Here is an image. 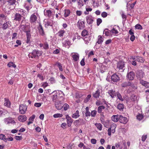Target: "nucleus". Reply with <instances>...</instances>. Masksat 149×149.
Listing matches in <instances>:
<instances>
[{"label":"nucleus","instance_id":"f257e3e1","mask_svg":"<svg viewBox=\"0 0 149 149\" xmlns=\"http://www.w3.org/2000/svg\"><path fill=\"white\" fill-rule=\"evenodd\" d=\"M52 101L54 102L61 100H63L64 94L61 91H54L52 93Z\"/></svg>","mask_w":149,"mask_h":149},{"label":"nucleus","instance_id":"f03ea898","mask_svg":"<svg viewBox=\"0 0 149 149\" xmlns=\"http://www.w3.org/2000/svg\"><path fill=\"white\" fill-rule=\"evenodd\" d=\"M117 69L119 72H123L125 70V63L122 61H119L117 63Z\"/></svg>","mask_w":149,"mask_h":149},{"label":"nucleus","instance_id":"7ed1b4c3","mask_svg":"<svg viewBox=\"0 0 149 149\" xmlns=\"http://www.w3.org/2000/svg\"><path fill=\"white\" fill-rule=\"evenodd\" d=\"M44 14L46 16L52 18L54 15L55 12L54 10L45 9L44 10Z\"/></svg>","mask_w":149,"mask_h":149},{"label":"nucleus","instance_id":"20e7f679","mask_svg":"<svg viewBox=\"0 0 149 149\" xmlns=\"http://www.w3.org/2000/svg\"><path fill=\"white\" fill-rule=\"evenodd\" d=\"M37 13H34L30 16V22L32 24L35 25L36 22L37 21Z\"/></svg>","mask_w":149,"mask_h":149},{"label":"nucleus","instance_id":"39448f33","mask_svg":"<svg viewBox=\"0 0 149 149\" xmlns=\"http://www.w3.org/2000/svg\"><path fill=\"white\" fill-rule=\"evenodd\" d=\"M30 26L26 24L22 25L20 26V29L26 33L30 32Z\"/></svg>","mask_w":149,"mask_h":149},{"label":"nucleus","instance_id":"423d86ee","mask_svg":"<svg viewBox=\"0 0 149 149\" xmlns=\"http://www.w3.org/2000/svg\"><path fill=\"white\" fill-rule=\"evenodd\" d=\"M116 126V125L114 123H113L111 125L110 127L109 128L108 130V134L109 136H110L111 135V132L112 133H115Z\"/></svg>","mask_w":149,"mask_h":149},{"label":"nucleus","instance_id":"0eeeda50","mask_svg":"<svg viewBox=\"0 0 149 149\" xmlns=\"http://www.w3.org/2000/svg\"><path fill=\"white\" fill-rule=\"evenodd\" d=\"M41 53L40 51L35 50L33 51L30 54L31 57L32 58H36L40 56L41 55Z\"/></svg>","mask_w":149,"mask_h":149},{"label":"nucleus","instance_id":"6e6552de","mask_svg":"<svg viewBox=\"0 0 149 149\" xmlns=\"http://www.w3.org/2000/svg\"><path fill=\"white\" fill-rule=\"evenodd\" d=\"M27 107L26 105L25 104H21L19 105V111L22 114H24L26 111Z\"/></svg>","mask_w":149,"mask_h":149},{"label":"nucleus","instance_id":"1a4fd4ad","mask_svg":"<svg viewBox=\"0 0 149 149\" xmlns=\"http://www.w3.org/2000/svg\"><path fill=\"white\" fill-rule=\"evenodd\" d=\"M23 16V15H21L19 13H16L15 15L14 20L17 21L19 22L23 17L24 18Z\"/></svg>","mask_w":149,"mask_h":149},{"label":"nucleus","instance_id":"9d476101","mask_svg":"<svg viewBox=\"0 0 149 149\" xmlns=\"http://www.w3.org/2000/svg\"><path fill=\"white\" fill-rule=\"evenodd\" d=\"M4 120L5 123L6 124L10 123L14 124L15 123V121L11 117L5 118Z\"/></svg>","mask_w":149,"mask_h":149},{"label":"nucleus","instance_id":"9b49d317","mask_svg":"<svg viewBox=\"0 0 149 149\" xmlns=\"http://www.w3.org/2000/svg\"><path fill=\"white\" fill-rule=\"evenodd\" d=\"M63 100L57 101L55 102V105L56 107L58 110H60L63 107L62 103H63Z\"/></svg>","mask_w":149,"mask_h":149},{"label":"nucleus","instance_id":"f8f14e48","mask_svg":"<svg viewBox=\"0 0 149 149\" xmlns=\"http://www.w3.org/2000/svg\"><path fill=\"white\" fill-rule=\"evenodd\" d=\"M77 25L79 29H82L85 27L84 22L80 20H79L77 22Z\"/></svg>","mask_w":149,"mask_h":149},{"label":"nucleus","instance_id":"ddd939ff","mask_svg":"<svg viewBox=\"0 0 149 149\" xmlns=\"http://www.w3.org/2000/svg\"><path fill=\"white\" fill-rule=\"evenodd\" d=\"M38 29L39 34L42 36H44L45 35V32L43 28L40 23L39 24V26L38 27Z\"/></svg>","mask_w":149,"mask_h":149},{"label":"nucleus","instance_id":"4468645a","mask_svg":"<svg viewBox=\"0 0 149 149\" xmlns=\"http://www.w3.org/2000/svg\"><path fill=\"white\" fill-rule=\"evenodd\" d=\"M65 117L67 119V122L68 126L69 127H70L71 126L73 122V120L68 115H66Z\"/></svg>","mask_w":149,"mask_h":149},{"label":"nucleus","instance_id":"2eb2a0df","mask_svg":"<svg viewBox=\"0 0 149 149\" xmlns=\"http://www.w3.org/2000/svg\"><path fill=\"white\" fill-rule=\"evenodd\" d=\"M125 146V143L123 142H118L115 144V146L117 149H122V148L124 147Z\"/></svg>","mask_w":149,"mask_h":149},{"label":"nucleus","instance_id":"dca6fc26","mask_svg":"<svg viewBox=\"0 0 149 149\" xmlns=\"http://www.w3.org/2000/svg\"><path fill=\"white\" fill-rule=\"evenodd\" d=\"M119 121L120 123L125 124L127 123L128 120L127 118L120 115Z\"/></svg>","mask_w":149,"mask_h":149},{"label":"nucleus","instance_id":"f3484780","mask_svg":"<svg viewBox=\"0 0 149 149\" xmlns=\"http://www.w3.org/2000/svg\"><path fill=\"white\" fill-rule=\"evenodd\" d=\"M135 76L134 73L132 71L128 73L127 76L128 79L130 80H133Z\"/></svg>","mask_w":149,"mask_h":149},{"label":"nucleus","instance_id":"a211bd4d","mask_svg":"<svg viewBox=\"0 0 149 149\" xmlns=\"http://www.w3.org/2000/svg\"><path fill=\"white\" fill-rule=\"evenodd\" d=\"M111 80L114 82H117L120 80L118 76L116 74H114L111 77Z\"/></svg>","mask_w":149,"mask_h":149},{"label":"nucleus","instance_id":"6ab92c4d","mask_svg":"<svg viewBox=\"0 0 149 149\" xmlns=\"http://www.w3.org/2000/svg\"><path fill=\"white\" fill-rule=\"evenodd\" d=\"M24 7L28 13L29 10L32 8V6L31 3L25 2Z\"/></svg>","mask_w":149,"mask_h":149},{"label":"nucleus","instance_id":"aec40b11","mask_svg":"<svg viewBox=\"0 0 149 149\" xmlns=\"http://www.w3.org/2000/svg\"><path fill=\"white\" fill-rule=\"evenodd\" d=\"M86 20L87 23L90 24L93 23L94 20V18L91 15H88L86 17Z\"/></svg>","mask_w":149,"mask_h":149},{"label":"nucleus","instance_id":"412c9836","mask_svg":"<svg viewBox=\"0 0 149 149\" xmlns=\"http://www.w3.org/2000/svg\"><path fill=\"white\" fill-rule=\"evenodd\" d=\"M11 22H6L3 24L2 26L3 28L5 30L7 29L9 27L11 26Z\"/></svg>","mask_w":149,"mask_h":149},{"label":"nucleus","instance_id":"4be33fe9","mask_svg":"<svg viewBox=\"0 0 149 149\" xmlns=\"http://www.w3.org/2000/svg\"><path fill=\"white\" fill-rule=\"evenodd\" d=\"M108 93L112 98L115 97L116 96V93L115 91L113 90H109Z\"/></svg>","mask_w":149,"mask_h":149},{"label":"nucleus","instance_id":"5701e85b","mask_svg":"<svg viewBox=\"0 0 149 149\" xmlns=\"http://www.w3.org/2000/svg\"><path fill=\"white\" fill-rule=\"evenodd\" d=\"M100 90L99 89L93 93V96L95 98H98L100 95Z\"/></svg>","mask_w":149,"mask_h":149},{"label":"nucleus","instance_id":"b1692460","mask_svg":"<svg viewBox=\"0 0 149 149\" xmlns=\"http://www.w3.org/2000/svg\"><path fill=\"white\" fill-rule=\"evenodd\" d=\"M120 115H113L111 118L112 120L115 122H117L119 120Z\"/></svg>","mask_w":149,"mask_h":149},{"label":"nucleus","instance_id":"393cba45","mask_svg":"<svg viewBox=\"0 0 149 149\" xmlns=\"http://www.w3.org/2000/svg\"><path fill=\"white\" fill-rule=\"evenodd\" d=\"M45 23V27H47L49 26H52L53 24V22L52 20H46V21L44 20Z\"/></svg>","mask_w":149,"mask_h":149},{"label":"nucleus","instance_id":"a878e982","mask_svg":"<svg viewBox=\"0 0 149 149\" xmlns=\"http://www.w3.org/2000/svg\"><path fill=\"white\" fill-rule=\"evenodd\" d=\"M27 119V117L25 115H20L18 116V120L22 122H24Z\"/></svg>","mask_w":149,"mask_h":149},{"label":"nucleus","instance_id":"bb28decb","mask_svg":"<svg viewBox=\"0 0 149 149\" xmlns=\"http://www.w3.org/2000/svg\"><path fill=\"white\" fill-rule=\"evenodd\" d=\"M106 63H104L103 64H102L100 68V71L102 73L104 72L105 71L107 70V67L106 66Z\"/></svg>","mask_w":149,"mask_h":149},{"label":"nucleus","instance_id":"cd10ccee","mask_svg":"<svg viewBox=\"0 0 149 149\" xmlns=\"http://www.w3.org/2000/svg\"><path fill=\"white\" fill-rule=\"evenodd\" d=\"M132 85L131 83L127 81L123 82L121 84V86L123 87H126L128 86H131Z\"/></svg>","mask_w":149,"mask_h":149},{"label":"nucleus","instance_id":"c85d7f7f","mask_svg":"<svg viewBox=\"0 0 149 149\" xmlns=\"http://www.w3.org/2000/svg\"><path fill=\"white\" fill-rule=\"evenodd\" d=\"M70 44V42L68 40H66L62 43L63 46L69 48Z\"/></svg>","mask_w":149,"mask_h":149},{"label":"nucleus","instance_id":"c756f323","mask_svg":"<svg viewBox=\"0 0 149 149\" xmlns=\"http://www.w3.org/2000/svg\"><path fill=\"white\" fill-rule=\"evenodd\" d=\"M16 11L21 13H22V15H23V16H25L27 15V14L25 13L26 12V11L23 9L17 8L16 9Z\"/></svg>","mask_w":149,"mask_h":149},{"label":"nucleus","instance_id":"7c9ffc66","mask_svg":"<svg viewBox=\"0 0 149 149\" xmlns=\"http://www.w3.org/2000/svg\"><path fill=\"white\" fill-rule=\"evenodd\" d=\"M72 56L73 60L75 61H78L79 59V56L78 54H75L73 55Z\"/></svg>","mask_w":149,"mask_h":149},{"label":"nucleus","instance_id":"2f4dec72","mask_svg":"<svg viewBox=\"0 0 149 149\" xmlns=\"http://www.w3.org/2000/svg\"><path fill=\"white\" fill-rule=\"evenodd\" d=\"M135 61H138L139 62L143 63L144 61V59L141 57L137 56L136 57V59H135Z\"/></svg>","mask_w":149,"mask_h":149},{"label":"nucleus","instance_id":"473e14b6","mask_svg":"<svg viewBox=\"0 0 149 149\" xmlns=\"http://www.w3.org/2000/svg\"><path fill=\"white\" fill-rule=\"evenodd\" d=\"M130 98L131 100L133 102H137L138 100L137 96L134 95H132Z\"/></svg>","mask_w":149,"mask_h":149},{"label":"nucleus","instance_id":"72a5a7b5","mask_svg":"<svg viewBox=\"0 0 149 149\" xmlns=\"http://www.w3.org/2000/svg\"><path fill=\"white\" fill-rule=\"evenodd\" d=\"M5 102L4 105L8 107H10V102L9 100L6 98L5 99Z\"/></svg>","mask_w":149,"mask_h":149},{"label":"nucleus","instance_id":"f704fd0d","mask_svg":"<svg viewBox=\"0 0 149 149\" xmlns=\"http://www.w3.org/2000/svg\"><path fill=\"white\" fill-rule=\"evenodd\" d=\"M98 41H97V43L98 44H102L104 40V39L102 37L99 35L98 36Z\"/></svg>","mask_w":149,"mask_h":149},{"label":"nucleus","instance_id":"c9c22d12","mask_svg":"<svg viewBox=\"0 0 149 149\" xmlns=\"http://www.w3.org/2000/svg\"><path fill=\"white\" fill-rule=\"evenodd\" d=\"M65 32V31L61 30H60L58 33V36L60 37H63L64 36V35Z\"/></svg>","mask_w":149,"mask_h":149},{"label":"nucleus","instance_id":"e433bc0d","mask_svg":"<svg viewBox=\"0 0 149 149\" xmlns=\"http://www.w3.org/2000/svg\"><path fill=\"white\" fill-rule=\"evenodd\" d=\"M79 112L78 110H77L75 113L72 114V117L73 118H76L79 117Z\"/></svg>","mask_w":149,"mask_h":149},{"label":"nucleus","instance_id":"4c0bfd02","mask_svg":"<svg viewBox=\"0 0 149 149\" xmlns=\"http://www.w3.org/2000/svg\"><path fill=\"white\" fill-rule=\"evenodd\" d=\"M7 1L9 5H13L15 4L16 0H7Z\"/></svg>","mask_w":149,"mask_h":149},{"label":"nucleus","instance_id":"58836bf2","mask_svg":"<svg viewBox=\"0 0 149 149\" xmlns=\"http://www.w3.org/2000/svg\"><path fill=\"white\" fill-rule=\"evenodd\" d=\"M26 43H30L31 39V35L29 33H26Z\"/></svg>","mask_w":149,"mask_h":149},{"label":"nucleus","instance_id":"ea45409f","mask_svg":"<svg viewBox=\"0 0 149 149\" xmlns=\"http://www.w3.org/2000/svg\"><path fill=\"white\" fill-rule=\"evenodd\" d=\"M95 125L99 130H102V126L101 123H96L95 124Z\"/></svg>","mask_w":149,"mask_h":149},{"label":"nucleus","instance_id":"a19ab883","mask_svg":"<svg viewBox=\"0 0 149 149\" xmlns=\"http://www.w3.org/2000/svg\"><path fill=\"white\" fill-rule=\"evenodd\" d=\"M117 108L120 111H123L124 108V105L123 104H118Z\"/></svg>","mask_w":149,"mask_h":149},{"label":"nucleus","instance_id":"79ce46f5","mask_svg":"<svg viewBox=\"0 0 149 149\" xmlns=\"http://www.w3.org/2000/svg\"><path fill=\"white\" fill-rule=\"evenodd\" d=\"M70 13V10L69 9L65 10L64 16L66 17H68Z\"/></svg>","mask_w":149,"mask_h":149},{"label":"nucleus","instance_id":"37998d69","mask_svg":"<svg viewBox=\"0 0 149 149\" xmlns=\"http://www.w3.org/2000/svg\"><path fill=\"white\" fill-rule=\"evenodd\" d=\"M105 109V107L103 106H100L98 107L97 112L99 113H100L102 111V109Z\"/></svg>","mask_w":149,"mask_h":149},{"label":"nucleus","instance_id":"c03bdc74","mask_svg":"<svg viewBox=\"0 0 149 149\" xmlns=\"http://www.w3.org/2000/svg\"><path fill=\"white\" fill-rule=\"evenodd\" d=\"M7 65L9 67H13V68H15L16 67V65L12 62H9L8 64Z\"/></svg>","mask_w":149,"mask_h":149},{"label":"nucleus","instance_id":"a18cd8bd","mask_svg":"<svg viewBox=\"0 0 149 149\" xmlns=\"http://www.w3.org/2000/svg\"><path fill=\"white\" fill-rule=\"evenodd\" d=\"M116 94L117 95L118 98L121 101H123V99L122 98L121 95L120 94L119 92H117L116 93Z\"/></svg>","mask_w":149,"mask_h":149},{"label":"nucleus","instance_id":"49530a36","mask_svg":"<svg viewBox=\"0 0 149 149\" xmlns=\"http://www.w3.org/2000/svg\"><path fill=\"white\" fill-rule=\"evenodd\" d=\"M88 34V32L85 29H84L82 31L81 35L83 36H85Z\"/></svg>","mask_w":149,"mask_h":149},{"label":"nucleus","instance_id":"de8ad7c7","mask_svg":"<svg viewBox=\"0 0 149 149\" xmlns=\"http://www.w3.org/2000/svg\"><path fill=\"white\" fill-rule=\"evenodd\" d=\"M56 65L57 66L60 71H63L61 63L58 62L56 63Z\"/></svg>","mask_w":149,"mask_h":149},{"label":"nucleus","instance_id":"09e8293b","mask_svg":"<svg viewBox=\"0 0 149 149\" xmlns=\"http://www.w3.org/2000/svg\"><path fill=\"white\" fill-rule=\"evenodd\" d=\"M62 108H63L64 109L65 111L67 110L69 108V105L66 103L64 104L63 105H62Z\"/></svg>","mask_w":149,"mask_h":149},{"label":"nucleus","instance_id":"8fccbe9b","mask_svg":"<svg viewBox=\"0 0 149 149\" xmlns=\"http://www.w3.org/2000/svg\"><path fill=\"white\" fill-rule=\"evenodd\" d=\"M91 97V95H88L87 97L84 100V102L85 103H86L87 102H88L89 101Z\"/></svg>","mask_w":149,"mask_h":149},{"label":"nucleus","instance_id":"3c124183","mask_svg":"<svg viewBox=\"0 0 149 149\" xmlns=\"http://www.w3.org/2000/svg\"><path fill=\"white\" fill-rule=\"evenodd\" d=\"M109 32L108 29H105L103 31V34H105L106 36H108L109 35Z\"/></svg>","mask_w":149,"mask_h":149},{"label":"nucleus","instance_id":"603ef678","mask_svg":"<svg viewBox=\"0 0 149 149\" xmlns=\"http://www.w3.org/2000/svg\"><path fill=\"white\" fill-rule=\"evenodd\" d=\"M5 17V16L4 14H0V24H1V22H2L3 18H4Z\"/></svg>","mask_w":149,"mask_h":149},{"label":"nucleus","instance_id":"864d4df0","mask_svg":"<svg viewBox=\"0 0 149 149\" xmlns=\"http://www.w3.org/2000/svg\"><path fill=\"white\" fill-rule=\"evenodd\" d=\"M63 116V115L60 113H56L53 115V117L55 118L58 117H61Z\"/></svg>","mask_w":149,"mask_h":149},{"label":"nucleus","instance_id":"5fc2aeb1","mask_svg":"<svg viewBox=\"0 0 149 149\" xmlns=\"http://www.w3.org/2000/svg\"><path fill=\"white\" fill-rule=\"evenodd\" d=\"M136 117L137 119H138L139 120H140L143 119V115L139 114L138 115H137Z\"/></svg>","mask_w":149,"mask_h":149},{"label":"nucleus","instance_id":"6e6d98bb","mask_svg":"<svg viewBox=\"0 0 149 149\" xmlns=\"http://www.w3.org/2000/svg\"><path fill=\"white\" fill-rule=\"evenodd\" d=\"M43 49H47L49 48V45L46 42L43 44Z\"/></svg>","mask_w":149,"mask_h":149},{"label":"nucleus","instance_id":"4d7b16f0","mask_svg":"<svg viewBox=\"0 0 149 149\" xmlns=\"http://www.w3.org/2000/svg\"><path fill=\"white\" fill-rule=\"evenodd\" d=\"M135 27L136 29L141 30L142 29V26L139 24L136 25L135 26Z\"/></svg>","mask_w":149,"mask_h":149},{"label":"nucleus","instance_id":"13d9d810","mask_svg":"<svg viewBox=\"0 0 149 149\" xmlns=\"http://www.w3.org/2000/svg\"><path fill=\"white\" fill-rule=\"evenodd\" d=\"M15 139L17 140H21L22 139V137L21 136H16L15 137Z\"/></svg>","mask_w":149,"mask_h":149},{"label":"nucleus","instance_id":"bf43d9fd","mask_svg":"<svg viewBox=\"0 0 149 149\" xmlns=\"http://www.w3.org/2000/svg\"><path fill=\"white\" fill-rule=\"evenodd\" d=\"M97 113V111L95 110H93L91 112V114L92 117H94L95 116Z\"/></svg>","mask_w":149,"mask_h":149},{"label":"nucleus","instance_id":"052dcab7","mask_svg":"<svg viewBox=\"0 0 149 149\" xmlns=\"http://www.w3.org/2000/svg\"><path fill=\"white\" fill-rule=\"evenodd\" d=\"M140 83L142 84L143 86H144L145 84H146V81H144L142 79H140Z\"/></svg>","mask_w":149,"mask_h":149},{"label":"nucleus","instance_id":"680f3d73","mask_svg":"<svg viewBox=\"0 0 149 149\" xmlns=\"http://www.w3.org/2000/svg\"><path fill=\"white\" fill-rule=\"evenodd\" d=\"M111 31L113 34H116L118 33L117 30L114 28L111 30Z\"/></svg>","mask_w":149,"mask_h":149},{"label":"nucleus","instance_id":"e2e57ef3","mask_svg":"<svg viewBox=\"0 0 149 149\" xmlns=\"http://www.w3.org/2000/svg\"><path fill=\"white\" fill-rule=\"evenodd\" d=\"M97 26H99L100 24L102 22V20L100 18H98L97 20Z\"/></svg>","mask_w":149,"mask_h":149},{"label":"nucleus","instance_id":"0e129e2a","mask_svg":"<svg viewBox=\"0 0 149 149\" xmlns=\"http://www.w3.org/2000/svg\"><path fill=\"white\" fill-rule=\"evenodd\" d=\"M107 13L106 12H104L101 14L102 16L104 18L106 17L107 16Z\"/></svg>","mask_w":149,"mask_h":149},{"label":"nucleus","instance_id":"69168bd1","mask_svg":"<svg viewBox=\"0 0 149 149\" xmlns=\"http://www.w3.org/2000/svg\"><path fill=\"white\" fill-rule=\"evenodd\" d=\"M0 139L1 140H4V139L6 140V136L5 135L3 134H0Z\"/></svg>","mask_w":149,"mask_h":149},{"label":"nucleus","instance_id":"338daca9","mask_svg":"<svg viewBox=\"0 0 149 149\" xmlns=\"http://www.w3.org/2000/svg\"><path fill=\"white\" fill-rule=\"evenodd\" d=\"M147 138V135H143L142 136L141 140L143 141H144Z\"/></svg>","mask_w":149,"mask_h":149},{"label":"nucleus","instance_id":"774afa93","mask_svg":"<svg viewBox=\"0 0 149 149\" xmlns=\"http://www.w3.org/2000/svg\"><path fill=\"white\" fill-rule=\"evenodd\" d=\"M96 140L94 139H92L91 140V142L93 144H95L96 143Z\"/></svg>","mask_w":149,"mask_h":149}]
</instances>
